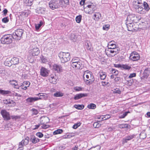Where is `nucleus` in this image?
<instances>
[{
  "label": "nucleus",
  "instance_id": "nucleus-1",
  "mask_svg": "<svg viewBox=\"0 0 150 150\" xmlns=\"http://www.w3.org/2000/svg\"><path fill=\"white\" fill-rule=\"evenodd\" d=\"M83 78L87 84L91 83L94 81L93 76L91 72H90L88 71H86L84 72Z\"/></svg>",
  "mask_w": 150,
  "mask_h": 150
},
{
  "label": "nucleus",
  "instance_id": "nucleus-2",
  "mask_svg": "<svg viewBox=\"0 0 150 150\" xmlns=\"http://www.w3.org/2000/svg\"><path fill=\"white\" fill-rule=\"evenodd\" d=\"M58 56L62 63H65L70 60V55L69 52H61L59 54Z\"/></svg>",
  "mask_w": 150,
  "mask_h": 150
},
{
  "label": "nucleus",
  "instance_id": "nucleus-3",
  "mask_svg": "<svg viewBox=\"0 0 150 150\" xmlns=\"http://www.w3.org/2000/svg\"><path fill=\"white\" fill-rule=\"evenodd\" d=\"M24 31L21 29H18L15 30L12 35L13 38L16 40H20L22 38V35Z\"/></svg>",
  "mask_w": 150,
  "mask_h": 150
},
{
  "label": "nucleus",
  "instance_id": "nucleus-4",
  "mask_svg": "<svg viewBox=\"0 0 150 150\" xmlns=\"http://www.w3.org/2000/svg\"><path fill=\"white\" fill-rule=\"evenodd\" d=\"M13 39V37L11 35H6L1 38V41L2 44H8L12 43Z\"/></svg>",
  "mask_w": 150,
  "mask_h": 150
},
{
  "label": "nucleus",
  "instance_id": "nucleus-5",
  "mask_svg": "<svg viewBox=\"0 0 150 150\" xmlns=\"http://www.w3.org/2000/svg\"><path fill=\"white\" fill-rule=\"evenodd\" d=\"M61 5V1L59 0H51L49 3L50 8L52 10L59 8Z\"/></svg>",
  "mask_w": 150,
  "mask_h": 150
},
{
  "label": "nucleus",
  "instance_id": "nucleus-6",
  "mask_svg": "<svg viewBox=\"0 0 150 150\" xmlns=\"http://www.w3.org/2000/svg\"><path fill=\"white\" fill-rule=\"evenodd\" d=\"M140 58V56L139 54L135 51L132 52L129 57V59L133 61H137Z\"/></svg>",
  "mask_w": 150,
  "mask_h": 150
},
{
  "label": "nucleus",
  "instance_id": "nucleus-7",
  "mask_svg": "<svg viewBox=\"0 0 150 150\" xmlns=\"http://www.w3.org/2000/svg\"><path fill=\"white\" fill-rule=\"evenodd\" d=\"M1 114L4 120H8L11 119L10 115L9 112L6 110H2Z\"/></svg>",
  "mask_w": 150,
  "mask_h": 150
},
{
  "label": "nucleus",
  "instance_id": "nucleus-8",
  "mask_svg": "<svg viewBox=\"0 0 150 150\" xmlns=\"http://www.w3.org/2000/svg\"><path fill=\"white\" fill-rule=\"evenodd\" d=\"M74 60H72L71 62V66L74 68L76 69H81L82 64L80 61L74 62Z\"/></svg>",
  "mask_w": 150,
  "mask_h": 150
},
{
  "label": "nucleus",
  "instance_id": "nucleus-9",
  "mask_svg": "<svg viewBox=\"0 0 150 150\" xmlns=\"http://www.w3.org/2000/svg\"><path fill=\"white\" fill-rule=\"evenodd\" d=\"M31 52H30V54L32 56H37L39 54V50L38 47L35 46H34V47H31Z\"/></svg>",
  "mask_w": 150,
  "mask_h": 150
},
{
  "label": "nucleus",
  "instance_id": "nucleus-10",
  "mask_svg": "<svg viewBox=\"0 0 150 150\" xmlns=\"http://www.w3.org/2000/svg\"><path fill=\"white\" fill-rule=\"evenodd\" d=\"M49 71L47 69L42 67L40 69V75L43 77H47L48 76Z\"/></svg>",
  "mask_w": 150,
  "mask_h": 150
},
{
  "label": "nucleus",
  "instance_id": "nucleus-11",
  "mask_svg": "<svg viewBox=\"0 0 150 150\" xmlns=\"http://www.w3.org/2000/svg\"><path fill=\"white\" fill-rule=\"evenodd\" d=\"M86 9H87V13L88 14H92L93 13L96 9V6L94 5H89L87 6V8H85Z\"/></svg>",
  "mask_w": 150,
  "mask_h": 150
},
{
  "label": "nucleus",
  "instance_id": "nucleus-12",
  "mask_svg": "<svg viewBox=\"0 0 150 150\" xmlns=\"http://www.w3.org/2000/svg\"><path fill=\"white\" fill-rule=\"evenodd\" d=\"M58 78L54 74H51L49 79L50 82L53 84H56L57 82Z\"/></svg>",
  "mask_w": 150,
  "mask_h": 150
},
{
  "label": "nucleus",
  "instance_id": "nucleus-13",
  "mask_svg": "<svg viewBox=\"0 0 150 150\" xmlns=\"http://www.w3.org/2000/svg\"><path fill=\"white\" fill-rule=\"evenodd\" d=\"M36 95L40 97H37V100H46L47 99L48 96L45 93H40Z\"/></svg>",
  "mask_w": 150,
  "mask_h": 150
},
{
  "label": "nucleus",
  "instance_id": "nucleus-14",
  "mask_svg": "<svg viewBox=\"0 0 150 150\" xmlns=\"http://www.w3.org/2000/svg\"><path fill=\"white\" fill-rule=\"evenodd\" d=\"M150 73V71L148 69H146L144 71L141 77L142 79H144L148 77Z\"/></svg>",
  "mask_w": 150,
  "mask_h": 150
},
{
  "label": "nucleus",
  "instance_id": "nucleus-15",
  "mask_svg": "<svg viewBox=\"0 0 150 150\" xmlns=\"http://www.w3.org/2000/svg\"><path fill=\"white\" fill-rule=\"evenodd\" d=\"M49 121V119L47 117L43 116L40 118V123L41 124H47Z\"/></svg>",
  "mask_w": 150,
  "mask_h": 150
},
{
  "label": "nucleus",
  "instance_id": "nucleus-16",
  "mask_svg": "<svg viewBox=\"0 0 150 150\" xmlns=\"http://www.w3.org/2000/svg\"><path fill=\"white\" fill-rule=\"evenodd\" d=\"M88 96L87 93H79L77 94L74 97V99L75 100H77L82 98L86 97Z\"/></svg>",
  "mask_w": 150,
  "mask_h": 150
},
{
  "label": "nucleus",
  "instance_id": "nucleus-17",
  "mask_svg": "<svg viewBox=\"0 0 150 150\" xmlns=\"http://www.w3.org/2000/svg\"><path fill=\"white\" fill-rule=\"evenodd\" d=\"M85 47L88 50L90 51H93V49L92 47L91 44L90 42H86L85 43Z\"/></svg>",
  "mask_w": 150,
  "mask_h": 150
},
{
  "label": "nucleus",
  "instance_id": "nucleus-18",
  "mask_svg": "<svg viewBox=\"0 0 150 150\" xmlns=\"http://www.w3.org/2000/svg\"><path fill=\"white\" fill-rule=\"evenodd\" d=\"M136 11L140 14H144L145 13L144 9L142 7L139 5L137 6L136 7Z\"/></svg>",
  "mask_w": 150,
  "mask_h": 150
},
{
  "label": "nucleus",
  "instance_id": "nucleus-19",
  "mask_svg": "<svg viewBox=\"0 0 150 150\" xmlns=\"http://www.w3.org/2000/svg\"><path fill=\"white\" fill-rule=\"evenodd\" d=\"M134 135H132L128 136L123 138L122 140L123 143H124L127 142L128 141H129L132 139L134 137Z\"/></svg>",
  "mask_w": 150,
  "mask_h": 150
},
{
  "label": "nucleus",
  "instance_id": "nucleus-20",
  "mask_svg": "<svg viewBox=\"0 0 150 150\" xmlns=\"http://www.w3.org/2000/svg\"><path fill=\"white\" fill-rule=\"evenodd\" d=\"M46 8L42 7L38 8L36 10L37 12L39 14H44L45 13Z\"/></svg>",
  "mask_w": 150,
  "mask_h": 150
},
{
  "label": "nucleus",
  "instance_id": "nucleus-21",
  "mask_svg": "<svg viewBox=\"0 0 150 150\" xmlns=\"http://www.w3.org/2000/svg\"><path fill=\"white\" fill-rule=\"evenodd\" d=\"M93 19L96 21H98L101 17V14L99 12H96L94 14Z\"/></svg>",
  "mask_w": 150,
  "mask_h": 150
},
{
  "label": "nucleus",
  "instance_id": "nucleus-22",
  "mask_svg": "<svg viewBox=\"0 0 150 150\" xmlns=\"http://www.w3.org/2000/svg\"><path fill=\"white\" fill-rule=\"evenodd\" d=\"M11 60V62L12 65H15L18 64L19 62V59L16 57L12 58Z\"/></svg>",
  "mask_w": 150,
  "mask_h": 150
},
{
  "label": "nucleus",
  "instance_id": "nucleus-23",
  "mask_svg": "<svg viewBox=\"0 0 150 150\" xmlns=\"http://www.w3.org/2000/svg\"><path fill=\"white\" fill-rule=\"evenodd\" d=\"M53 69L57 72L60 71L62 70V67L60 66L55 64L53 66Z\"/></svg>",
  "mask_w": 150,
  "mask_h": 150
},
{
  "label": "nucleus",
  "instance_id": "nucleus-24",
  "mask_svg": "<svg viewBox=\"0 0 150 150\" xmlns=\"http://www.w3.org/2000/svg\"><path fill=\"white\" fill-rule=\"evenodd\" d=\"M61 1L62 7L64 6L65 5H68L69 4V0H59Z\"/></svg>",
  "mask_w": 150,
  "mask_h": 150
},
{
  "label": "nucleus",
  "instance_id": "nucleus-25",
  "mask_svg": "<svg viewBox=\"0 0 150 150\" xmlns=\"http://www.w3.org/2000/svg\"><path fill=\"white\" fill-rule=\"evenodd\" d=\"M37 97H29L26 99V101L27 102L31 103L37 100Z\"/></svg>",
  "mask_w": 150,
  "mask_h": 150
},
{
  "label": "nucleus",
  "instance_id": "nucleus-26",
  "mask_svg": "<svg viewBox=\"0 0 150 150\" xmlns=\"http://www.w3.org/2000/svg\"><path fill=\"white\" fill-rule=\"evenodd\" d=\"M29 142V138L27 137L25 139L23 140L21 142L23 144V145L26 146L27 145Z\"/></svg>",
  "mask_w": 150,
  "mask_h": 150
},
{
  "label": "nucleus",
  "instance_id": "nucleus-27",
  "mask_svg": "<svg viewBox=\"0 0 150 150\" xmlns=\"http://www.w3.org/2000/svg\"><path fill=\"white\" fill-rule=\"evenodd\" d=\"M127 30L129 31H132L133 30V24L132 23H129L126 24Z\"/></svg>",
  "mask_w": 150,
  "mask_h": 150
},
{
  "label": "nucleus",
  "instance_id": "nucleus-28",
  "mask_svg": "<svg viewBox=\"0 0 150 150\" xmlns=\"http://www.w3.org/2000/svg\"><path fill=\"white\" fill-rule=\"evenodd\" d=\"M106 77V74L105 72H101L100 73V77L101 80L105 79Z\"/></svg>",
  "mask_w": 150,
  "mask_h": 150
},
{
  "label": "nucleus",
  "instance_id": "nucleus-29",
  "mask_svg": "<svg viewBox=\"0 0 150 150\" xmlns=\"http://www.w3.org/2000/svg\"><path fill=\"white\" fill-rule=\"evenodd\" d=\"M11 93V91H5L0 89V94L3 95L9 94Z\"/></svg>",
  "mask_w": 150,
  "mask_h": 150
},
{
  "label": "nucleus",
  "instance_id": "nucleus-30",
  "mask_svg": "<svg viewBox=\"0 0 150 150\" xmlns=\"http://www.w3.org/2000/svg\"><path fill=\"white\" fill-rule=\"evenodd\" d=\"M116 45L115 44L112 43V42H110L108 44V47L109 49H114L115 48H116Z\"/></svg>",
  "mask_w": 150,
  "mask_h": 150
},
{
  "label": "nucleus",
  "instance_id": "nucleus-31",
  "mask_svg": "<svg viewBox=\"0 0 150 150\" xmlns=\"http://www.w3.org/2000/svg\"><path fill=\"white\" fill-rule=\"evenodd\" d=\"M30 140L34 144H35L36 143L39 142L40 141V139L38 138L35 137H34L31 138Z\"/></svg>",
  "mask_w": 150,
  "mask_h": 150
},
{
  "label": "nucleus",
  "instance_id": "nucleus-32",
  "mask_svg": "<svg viewBox=\"0 0 150 150\" xmlns=\"http://www.w3.org/2000/svg\"><path fill=\"white\" fill-rule=\"evenodd\" d=\"M43 24L42 21H40L39 23L35 24V28L36 30H38Z\"/></svg>",
  "mask_w": 150,
  "mask_h": 150
},
{
  "label": "nucleus",
  "instance_id": "nucleus-33",
  "mask_svg": "<svg viewBox=\"0 0 150 150\" xmlns=\"http://www.w3.org/2000/svg\"><path fill=\"white\" fill-rule=\"evenodd\" d=\"M87 108L89 109H94L96 108V105L94 104L91 103L88 105Z\"/></svg>",
  "mask_w": 150,
  "mask_h": 150
},
{
  "label": "nucleus",
  "instance_id": "nucleus-34",
  "mask_svg": "<svg viewBox=\"0 0 150 150\" xmlns=\"http://www.w3.org/2000/svg\"><path fill=\"white\" fill-rule=\"evenodd\" d=\"M74 107L78 110H82L84 108V106L83 105H74Z\"/></svg>",
  "mask_w": 150,
  "mask_h": 150
},
{
  "label": "nucleus",
  "instance_id": "nucleus-35",
  "mask_svg": "<svg viewBox=\"0 0 150 150\" xmlns=\"http://www.w3.org/2000/svg\"><path fill=\"white\" fill-rule=\"evenodd\" d=\"M63 93L60 92H57L54 94V96L55 97H60L63 96Z\"/></svg>",
  "mask_w": 150,
  "mask_h": 150
},
{
  "label": "nucleus",
  "instance_id": "nucleus-36",
  "mask_svg": "<svg viewBox=\"0 0 150 150\" xmlns=\"http://www.w3.org/2000/svg\"><path fill=\"white\" fill-rule=\"evenodd\" d=\"M144 9L146 11H148L150 9L148 4L145 2H144Z\"/></svg>",
  "mask_w": 150,
  "mask_h": 150
},
{
  "label": "nucleus",
  "instance_id": "nucleus-37",
  "mask_svg": "<svg viewBox=\"0 0 150 150\" xmlns=\"http://www.w3.org/2000/svg\"><path fill=\"white\" fill-rule=\"evenodd\" d=\"M5 65L8 67H10L12 64L11 62V60H9L8 59H6L5 62Z\"/></svg>",
  "mask_w": 150,
  "mask_h": 150
},
{
  "label": "nucleus",
  "instance_id": "nucleus-38",
  "mask_svg": "<svg viewBox=\"0 0 150 150\" xmlns=\"http://www.w3.org/2000/svg\"><path fill=\"white\" fill-rule=\"evenodd\" d=\"M122 68L125 70H129L131 68V67L127 64L122 65Z\"/></svg>",
  "mask_w": 150,
  "mask_h": 150
},
{
  "label": "nucleus",
  "instance_id": "nucleus-39",
  "mask_svg": "<svg viewBox=\"0 0 150 150\" xmlns=\"http://www.w3.org/2000/svg\"><path fill=\"white\" fill-rule=\"evenodd\" d=\"M118 126L120 128H128L129 125L127 124H121L119 125Z\"/></svg>",
  "mask_w": 150,
  "mask_h": 150
},
{
  "label": "nucleus",
  "instance_id": "nucleus-40",
  "mask_svg": "<svg viewBox=\"0 0 150 150\" xmlns=\"http://www.w3.org/2000/svg\"><path fill=\"white\" fill-rule=\"evenodd\" d=\"M31 13L30 11L29 10H27L24 11L22 13L23 15H24L25 17H27Z\"/></svg>",
  "mask_w": 150,
  "mask_h": 150
},
{
  "label": "nucleus",
  "instance_id": "nucleus-41",
  "mask_svg": "<svg viewBox=\"0 0 150 150\" xmlns=\"http://www.w3.org/2000/svg\"><path fill=\"white\" fill-rule=\"evenodd\" d=\"M82 16L79 15L76 17V21L77 23H79L81 21Z\"/></svg>",
  "mask_w": 150,
  "mask_h": 150
},
{
  "label": "nucleus",
  "instance_id": "nucleus-42",
  "mask_svg": "<svg viewBox=\"0 0 150 150\" xmlns=\"http://www.w3.org/2000/svg\"><path fill=\"white\" fill-rule=\"evenodd\" d=\"M129 113V111L125 112L122 114L120 115L119 118H125L127 115L128 113Z\"/></svg>",
  "mask_w": 150,
  "mask_h": 150
},
{
  "label": "nucleus",
  "instance_id": "nucleus-43",
  "mask_svg": "<svg viewBox=\"0 0 150 150\" xmlns=\"http://www.w3.org/2000/svg\"><path fill=\"white\" fill-rule=\"evenodd\" d=\"M63 131L62 129H58L56 130H55L53 132V134L54 135L57 134H61Z\"/></svg>",
  "mask_w": 150,
  "mask_h": 150
},
{
  "label": "nucleus",
  "instance_id": "nucleus-44",
  "mask_svg": "<svg viewBox=\"0 0 150 150\" xmlns=\"http://www.w3.org/2000/svg\"><path fill=\"white\" fill-rule=\"evenodd\" d=\"M108 51L110 52L111 53L113 54L114 53H115L113 55H112L111 54H109V56L110 57H112L114 56L117 54V52L116 51H114V50H108Z\"/></svg>",
  "mask_w": 150,
  "mask_h": 150
},
{
  "label": "nucleus",
  "instance_id": "nucleus-45",
  "mask_svg": "<svg viewBox=\"0 0 150 150\" xmlns=\"http://www.w3.org/2000/svg\"><path fill=\"white\" fill-rule=\"evenodd\" d=\"M100 147L99 146H97L94 147H93L88 150H100Z\"/></svg>",
  "mask_w": 150,
  "mask_h": 150
},
{
  "label": "nucleus",
  "instance_id": "nucleus-46",
  "mask_svg": "<svg viewBox=\"0 0 150 150\" xmlns=\"http://www.w3.org/2000/svg\"><path fill=\"white\" fill-rule=\"evenodd\" d=\"M23 144H22L21 142L19 143V144L18 146V149L17 150H23L24 148V146Z\"/></svg>",
  "mask_w": 150,
  "mask_h": 150
},
{
  "label": "nucleus",
  "instance_id": "nucleus-47",
  "mask_svg": "<svg viewBox=\"0 0 150 150\" xmlns=\"http://www.w3.org/2000/svg\"><path fill=\"white\" fill-rule=\"evenodd\" d=\"M11 118L13 120H16L17 119H20V116H18V115H11V116H10Z\"/></svg>",
  "mask_w": 150,
  "mask_h": 150
},
{
  "label": "nucleus",
  "instance_id": "nucleus-48",
  "mask_svg": "<svg viewBox=\"0 0 150 150\" xmlns=\"http://www.w3.org/2000/svg\"><path fill=\"white\" fill-rule=\"evenodd\" d=\"M101 125L98 122H94L93 124V127L96 128H98L100 127Z\"/></svg>",
  "mask_w": 150,
  "mask_h": 150
},
{
  "label": "nucleus",
  "instance_id": "nucleus-49",
  "mask_svg": "<svg viewBox=\"0 0 150 150\" xmlns=\"http://www.w3.org/2000/svg\"><path fill=\"white\" fill-rule=\"evenodd\" d=\"M140 137L142 139H144L146 137V134L144 132H141L140 134Z\"/></svg>",
  "mask_w": 150,
  "mask_h": 150
},
{
  "label": "nucleus",
  "instance_id": "nucleus-50",
  "mask_svg": "<svg viewBox=\"0 0 150 150\" xmlns=\"http://www.w3.org/2000/svg\"><path fill=\"white\" fill-rule=\"evenodd\" d=\"M31 111H32V114L33 115H36L38 113L37 110L33 108Z\"/></svg>",
  "mask_w": 150,
  "mask_h": 150
},
{
  "label": "nucleus",
  "instance_id": "nucleus-51",
  "mask_svg": "<svg viewBox=\"0 0 150 150\" xmlns=\"http://www.w3.org/2000/svg\"><path fill=\"white\" fill-rule=\"evenodd\" d=\"M81 125V123L80 122L77 123L76 124H75L73 126V128L74 129H76L77 128L79 127Z\"/></svg>",
  "mask_w": 150,
  "mask_h": 150
},
{
  "label": "nucleus",
  "instance_id": "nucleus-52",
  "mask_svg": "<svg viewBox=\"0 0 150 150\" xmlns=\"http://www.w3.org/2000/svg\"><path fill=\"white\" fill-rule=\"evenodd\" d=\"M8 104H11V105H10L11 106H14L15 105V102L13 100H9V101L8 102Z\"/></svg>",
  "mask_w": 150,
  "mask_h": 150
},
{
  "label": "nucleus",
  "instance_id": "nucleus-53",
  "mask_svg": "<svg viewBox=\"0 0 150 150\" xmlns=\"http://www.w3.org/2000/svg\"><path fill=\"white\" fill-rule=\"evenodd\" d=\"M110 25L109 24L104 25L103 26V29L104 30H108L109 28Z\"/></svg>",
  "mask_w": 150,
  "mask_h": 150
},
{
  "label": "nucleus",
  "instance_id": "nucleus-54",
  "mask_svg": "<svg viewBox=\"0 0 150 150\" xmlns=\"http://www.w3.org/2000/svg\"><path fill=\"white\" fill-rule=\"evenodd\" d=\"M11 84L13 86H17V84L18 83L17 82L14 80H11L10 81Z\"/></svg>",
  "mask_w": 150,
  "mask_h": 150
},
{
  "label": "nucleus",
  "instance_id": "nucleus-55",
  "mask_svg": "<svg viewBox=\"0 0 150 150\" xmlns=\"http://www.w3.org/2000/svg\"><path fill=\"white\" fill-rule=\"evenodd\" d=\"M42 125V128L44 129H46L49 127L50 125H46V124H41Z\"/></svg>",
  "mask_w": 150,
  "mask_h": 150
},
{
  "label": "nucleus",
  "instance_id": "nucleus-56",
  "mask_svg": "<svg viewBox=\"0 0 150 150\" xmlns=\"http://www.w3.org/2000/svg\"><path fill=\"white\" fill-rule=\"evenodd\" d=\"M8 21L9 20L7 17L4 18L2 19V22L5 23H7Z\"/></svg>",
  "mask_w": 150,
  "mask_h": 150
},
{
  "label": "nucleus",
  "instance_id": "nucleus-57",
  "mask_svg": "<svg viewBox=\"0 0 150 150\" xmlns=\"http://www.w3.org/2000/svg\"><path fill=\"white\" fill-rule=\"evenodd\" d=\"M104 117V120H106L110 118V116L109 115H103Z\"/></svg>",
  "mask_w": 150,
  "mask_h": 150
},
{
  "label": "nucleus",
  "instance_id": "nucleus-58",
  "mask_svg": "<svg viewBox=\"0 0 150 150\" xmlns=\"http://www.w3.org/2000/svg\"><path fill=\"white\" fill-rule=\"evenodd\" d=\"M36 135L37 137L40 138H41L43 136V134L42 133L40 132L37 133L36 134Z\"/></svg>",
  "mask_w": 150,
  "mask_h": 150
},
{
  "label": "nucleus",
  "instance_id": "nucleus-59",
  "mask_svg": "<svg viewBox=\"0 0 150 150\" xmlns=\"http://www.w3.org/2000/svg\"><path fill=\"white\" fill-rule=\"evenodd\" d=\"M134 4H142V1L141 0H135L134 1Z\"/></svg>",
  "mask_w": 150,
  "mask_h": 150
},
{
  "label": "nucleus",
  "instance_id": "nucleus-60",
  "mask_svg": "<svg viewBox=\"0 0 150 150\" xmlns=\"http://www.w3.org/2000/svg\"><path fill=\"white\" fill-rule=\"evenodd\" d=\"M74 89L76 91H79L82 90V88L80 87H75Z\"/></svg>",
  "mask_w": 150,
  "mask_h": 150
},
{
  "label": "nucleus",
  "instance_id": "nucleus-61",
  "mask_svg": "<svg viewBox=\"0 0 150 150\" xmlns=\"http://www.w3.org/2000/svg\"><path fill=\"white\" fill-rule=\"evenodd\" d=\"M136 76V74L135 73L131 74L129 76V78H132L133 77H134Z\"/></svg>",
  "mask_w": 150,
  "mask_h": 150
},
{
  "label": "nucleus",
  "instance_id": "nucleus-62",
  "mask_svg": "<svg viewBox=\"0 0 150 150\" xmlns=\"http://www.w3.org/2000/svg\"><path fill=\"white\" fill-rule=\"evenodd\" d=\"M114 92L115 93L120 94L121 93V91L119 89H117L115 90Z\"/></svg>",
  "mask_w": 150,
  "mask_h": 150
},
{
  "label": "nucleus",
  "instance_id": "nucleus-63",
  "mask_svg": "<svg viewBox=\"0 0 150 150\" xmlns=\"http://www.w3.org/2000/svg\"><path fill=\"white\" fill-rule=\"evenodd\" d=\"M13 96H18L19 97H21V96L20 94H18V93L14 92L13 93Z\"/></svg>",
  "mask_w": 150,
  "mask_h": 150
},
{
  "label": "nucleus",
  "instance_id": "nucleus-64",
  "mask_svg": "<svg viewBox=\"0 0 150 150\" xmlns=\"http://www.w3.org/2000/svg\"><path fill=\"white\" fill-rule=\"evenodd\" d=\"M112 71L113 72V73L115 74V75H118V71L115 70V69H112Z\"/></svg>",
  "mask_w": 150,
  "mask_h": 150
}]
</instances>
